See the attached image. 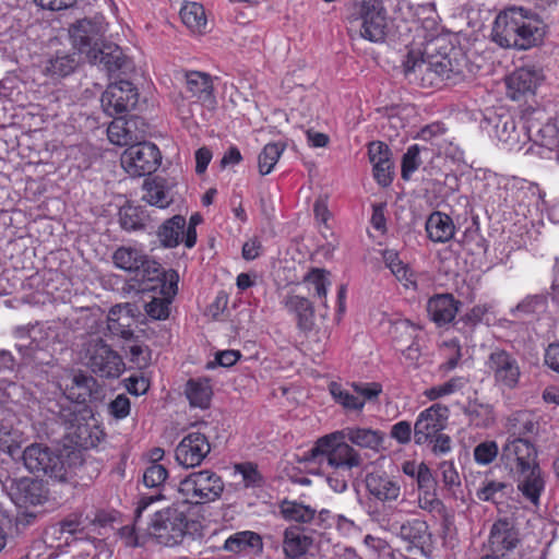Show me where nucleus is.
Segmentation results:
<instances>
[{
    "label": "nucleus",
    "mask_w": 559,
    "mask_h": 559,
    "mask_svg": "<svg viewBox=\"0 0 559 559\" xmlns=\"http://www.w3.org/2000/svg\"><path fill=\"white\" fill-rule=\"evenodd\" d=\"M350 386L357 396L364 400V405L367 401H374L382 392V385L378 382H353Z\"/></svg>",
    "instance_id": "obj_61"
},
{
    "label": "nucleus",
    "mask_w": 559,
    "mask_h": 559,
    "mask_svg": "<svg viewBox=\"0 0 559 559\" xmlns=\"http://www.w3.org/2000/svg\"><path fill=\"white\" fill-rule=\"evenodd\" d=\"M329 391L333 400L340 404L346 412H361L364 408V400L356 393L345 389L337 382L329 384Z\"/></svg>",
    "instance_id": "obj_43"
},
{
    "label": "nucleus",
    "mask_w": 559,
    "mask_h": 559,
    "mask_svg": "<svg viewBox=\"0 0 559 559\" xmlns=\"http://www.w3.org/2000/svg\"><path fill=\"white\" fill-rule=\"evenodd\" d=\"M542 80L540 71L528 67L520 68L504 80L507 96L514 102L521 100L526 95L534 94Z\"/></svg>",
    "instance_id": "obj_17"
},
{
    "label": "nucleus",
    "mask_w": 559,
    "mask_h": 559,
    "mask_svg": "<svg viewBox=\"0 0 559 559\" xmlns=\"http://www.w3.org/2000/svg\"><path fill=\"white\" fill-rule=\"evenodd\" d=\"M501 460L512 474L537 464L536 449L530 441L518 438L504 445Z\"/></svg>",
    "instance_id": "obj_18"
},
{
    "label": "nucleus",
    "mask_w": 559,
    "mask_h": 559,
    "mask_svg": "<svg viewBox=\"0 0 559 559\" xmlns=\"http://www.w3.org/2000/svg\"><path fill=\"white\" fill-rule=\"evenodd\" d=\"M142 200L159 209L167 207L173 202L167 181L160 177L145 180L143 183Z\"/></svg>",
    "instance_id": "obj_32"
},
{
    "label": "nucleus",
    "mask_w": 559,
    "mask_h": 559,
    "mask_svg": "<svg viewBox=\"0 0 559 559\" xmlns=\"http://www.w3.org/2000/svg\"><path fill=\"white\" fill-rule=\"evenodd\" d=\"M186 395L191 406L206 408L212 397V389L207 380H189L186 386Z\"/></svg>",
    "instance_id": "obj_42"
},
{
    "label": "nucleus",
    "mask_w": 559,
    "mask_h": 559,
    "mask_svg": "<svg viewBox=\"0 0 559 559\" xmlns=\"http://www.w3.org/2000/svg\"><path fill=\"white\" fill-rule=\"evenodd\" d=\"M426 445L429 451L437 455H444L452 450V439L447 433L440 431L431 438V442H427Z\"/></svg>",
    "instance_id": "obj_63"
},
{
    "label": "nucleus",
    "mask_w": 559,
    "mask_h": 559,
    "mask_svg": "<svg viewBox=\"0 0 559 559\" xmlns=\"http://www.w3.org/2000/svg\"><path fill=\"white\" fill-rule=\"evenodd\" d=\"M132 127H135V121L133 120H114L107 129L109 141L120 146L132 145V142L136 140V136L131 130Z\"/></svg>",
    "instance_id": "obj_44"
},
{
    "label": "nucleus",
    "mask_w": 559,
    "mask_h": 559,
    "mask_svg": "<svg viewBox=\"0 0 559 559\" xmlns=\"http://www.w3.org/2000/svg\"><path fill=\"white\" fill-rule=\"evenodd\" d=\"M211 452V443L205 433L191 431L186 435L175 449V459L186 468L200 466Z\"/></svg>",
    "instance_id": "obj_14"
},
{
    "label": "nucleus",
    "mask_w": 559,
    "mask_h": 559,
    "mask_svg": "<svg viewBox=\"0 0 559 559\" xmlns=\"http://www.w3.org/2000/svg\"><path fill=\"white\" fill-rule=\"evenodd\" d=\"M510 496L514 493V488L511 483L491 480V503L497 507V519L499 516H515L516 507L514 502L498 499L497 495Z\"/></svg>",
    "instance_id": "obj_41"
},
{
    "label": "nucleus",
    "mask_w": 559,
    "mask_h": 559,
    "mask_svg": "<svg viewBox=\"0 0 559 559\" xmlns=\"http://www.w3.org/2000/svg\"><path fill=\"white\" fill-rule=\"evenodd\" d=\"M366 489L374 499L383 502H395L401 496L400 481L385 472L374 471L365 477Z\"/></svg>",
    "instance_id": "obj_19"
},
{
    "label": "nucleus",
    "mask_w": 559,
    "mask_h": 559,
    "mask_svg": "<svg viewBox=\"0 0 559 559\" xmlns=\"http://www.w3.org/2000/svg\"><path fill=\"white\" fill-rule=\"evenodd\" d=\"M286 310L294 313L297 319V325L300 330L309 331L313 326L314 309L309 299L298 295H287L283 299Z\"/></svg>",
    "instance_id": "obj_29"
},
{
    "label": "nucleus",
    "mask_w": 559,
    "mask_h": 559,
    "mask_svg": "<svg viewBox=\"0 0 559 559\" xmlns=\"http://www.w3.org/2000/svg\"><path fill=\"white\" fill-rule=\"evenodd\" d=\"M545 26L525 15L522 8H510L495 19L491 39L503 48L527 50L543 43Z\"/></svg>",
    "instance_id": "obj_2"
},
{
    "label": "nucleus",
    "mask_w": 559,
    "mask_h": 559,
    "mask_svg": "<svg viewBox=\"0 0 559 559\" xmlns=\"http://www.w3.org/2000/svg\"><path fill=\"white\" fill-rule=\"evenodd\" d=\"M168 477V471L165 466L152 463L143 474V483L147 488H155L157 492L154 495H143L135 509V523L139 521L142 512L146 510L153 502L165 499V481Z\"/></svg>",
    "instance_id": "obj_20"
},
{
    "label": "nucleus",
    "mask_w": 559,
    "mask_h": 559,
    "mask_svg": "<svg viewBox=\"0 0 559 559\" xmlns=\"http://www.w3.org/2000/svg\"><path fill=\"white\" fill-rule=\"evenodd\" d=\"M464 242L469 250L475 253L486 254L487 240L480 235V225L478 217H473L472 224L466 228L464 234Z\"/></svg>",
    "instance_id": "obj_49"
},
{
    "label": "nucleus",
    "mask_w": 559,
    "mask_h": 559,
    "mask_svg": "<svg viewBox=\"0 0 559 559\" xmlns=\"http://www.w3.org/2000/svg\"><path fill=\"white\" fill-rule=\"evenodd\" d=\"M466 384V381L462 377L451 378L444 383L431 386L426 390L425 395L430 400L435 401L461 391Z\"/></svg>",
    "instance_id": "obj_50"
},
{
    "label": "nucleus",
    "mask_w": 559,
    "mask_h": 559,
    "mask_svg": "<svg viewBox=\"0 0 559 559\" xmlns=\"http://www.w3.org/2000/svg\"><path fill=\"white\" fill-rule=\"evenodd\" d=\"M467 488L469 492L474 491L479 500H489V480L487 479V473L472 472L467 479Z\"/></svg>",
    "instance_id": "obj_56"
},
{
    "label": "nucleus",
    "mask_w": 559,
    "mask_h": 559,
    "mask_svg": "<svg viewBox=\"0 0 559 559\" xmlns=\"http://www.w3.org/2000/svg\"><path fill=\"white\" fill-rule=\"evenodd\" d=\"M460 302L451 294L432 296L427 304L430 319L439 326L450 323L459 311Z\"/></svg>",
    "instance_id": "obj_25"
},
{
    "label": "nucleus",
    "mask_w": 559,
    "mask_h": 559,
    "mask_svg": "<svg viewBox=\"0 0 559 559\" xmlns=\"http://www.w3.org/2000/svg\"><path fill=\"white\" fill-rule=\"evenodd\" d=\"M285 150L282 142L267 143L258 156L259 173L262 176L269 175Z\"/></svg>",
    "instance_id": "obj_46"
},
{
    "label": "nucleus",
    "mask_w": 559,
    "mask_h": 559,
    "mask_svg": "<svg viewBox=\"0 0 559 559\" xmlns=\"http://www.w3.org/2000/svg\"><path fill=\"white\" fill-rule=\"evenodd\" d=\"M186 218L182 215H174L166 219L157 230L158 240L164 248H176L186 237Z\"/></svg>",
    "instance_id": "obj_31"
},
{
    "label": "nucleus",
    "mask_w": 559,
    "mask_h": 559,
    "mask_svg": "<svg viewBox=\"0 0 559 559\" xmlns=\"http://www.w3.org/2000/svg\"><path fill=\"white\" fill-rule=\"evenodd\" d=\"M158 147L150 142L130 145L121 155V166L132 177H142L155 171L160 163Z\"/></svg>",
    "instance_id": "obj_9"
},
{
    "label": "nucleus",
    "mask_w": 559,
    "mask_h": 559,
    "mask_svg": "<svg viewBox=\"0 0 559 559\" xmlns=\"http://www.w3.org/2000/svg\"><path fill=\"white\" fill-rule=\"evenodd\" d=\"M491 544L498 549L512 551L521 544L515 516H499L491 525Z\"/></svg>",
    "instance_id": "obj_21"
},
{
    "label": "nucleus",
    "mask_w": 559,
    "mask_h": 559,
    "mask_svg": "<svg viewBox=\"0 0 559 559\" xmlns=\"http://www.w3.org/2000/svg\"><path fill=\"white\" fill-rule=\"evenodd\" d=\"M515 365H518L516 360L504 350L491 353V368L495 370V380L507 369H509L510 378H513L515 374Z\"/></svg>",
    "instance_id": "obj_55"
},
{
    "label": "nucleus",
    "mask_w": 559,
    "mask_h": 559,
    "mask_svg": "<svg viewBox=\"0 0 559 559\" xmlns=\"http://www.w3.org/2000/svg\"><path fill=\"white\" fill-rule=\"evenodd\" d=\"M344 22L350 38L383 43L388 34V13L382 0H350L345 5Z\"/></svg>",
    "instance_id": "obj_3"
},
{
    "label": "nucleus",
    "mask_w": 559,
    "mask_h": 559,
    "mask_svg": "<svg viewBox=\"0 0 559 559\" xmlns=\"http://www.w3.org/2000/svg\"><path fill=\"white\" fill-rule=\"evenodd\" d=\"M138 99L139 94L134 85L129 81L120 80L108 85L100 102L105 112L114 116L135 108Z\"/></svg>",
    "instance_id": "obj_12"
},
{
    "label": "nucleus",
    "mask_w": 559,
    "mask_h": 559,
    "mask_svg": "<svg viewBox=\"0 0 559 559\" xmlns=\"http://www.w3.org/2000/svg\"><path fill=\"white\" fill-rule=\"evenodd\" d=\"M15 336L19 340L15 347L21 354L22 358L25 362H29L33 360L38 359L37 354L38 352L45 350L41 347H37L36 343L33 342V338L31 336H27L26 333H16Z\"/></svg>",
    "instance_id": "obj_57"
},
{
    "label": "nucleus",
    "mask_w": 559,
    "mask_h": 559,
    "mask_svg": "<svg viewBox=\"0 0 559 559\" xmlns=\"http://www.w3.org/2000/svg\"><path fill=\"white\" fill-rule=\"evenodd\" d=\"M181 503L176 502L154 513L148 524V534L158 544L173 547L182 543L183 538L192 534L197 522L190 520Z\"/></svg>",
    "instance_id": "obj_4"
},
{
    "label": "nucleus",
    "mask_w": 559,
    "mask_h": 559,
    "mask_svg": "<svg viewBox=\"0 0 559 559\" xmlns=\"http://www.w3.org/2000/svg\"><path fill=\"white\" fill-rule=\"evenodd\" d=\"M180 17L192 32L201 33L207 24L203 5L197 2L185 4L180 10Z\"/></svg>",
    "instance_id": "obj_45"
},
{
    "label": "nucleus",
    "mask_w": 559,
    "mask_h": 559,
    "mask_svg": "<svg viewBox=\"0 0 559 559\" xmlns=\"http://www.w3.org/2000/svg\"><path fill=\"white\" fill-rule=\"evenodd\" d=\"M449 408L433 404L419 413L414 424V441L417 445L431 442V438L442 431L448 423Z\"/></svg>",
    "instance_id": "obj_15"
},
{
    "label": "nucleus",
    "mask_w": 559,
    "mask_h": 559,
    "mask_svg": "<svg viewBox=\"0 0 559 559\" xmlns=\"http://www.w3.org/2000/svg\"><path fill=\"white\" fill-rule=\"evenodd\" d=\"M418 41L416 45L424 49L412 48L403 60L402 67L409 80L421 81L423 85L435 86L440 81H454L463 75L464 58L460 48L455 47L448 37L435 36L426 39L423 27H416Z\"/></svg>",
    "instance_id": "obj_1"
},
{
    "label": "nucleus",
    "mask_w": 559,
    "mask_h": 559,
    "mask_svg": "<svg viewBox=\"0 0 559 559\" xmlns=\"http://www.w3.org/2000/svg\"><path fill=\"white\" fill-rule=\"evenodd\" d=\"M146 257L147 255L139 249L120 247L115 251L112 259L117 267L136 274L146 262Z\"/></svg>",
    "instance_id": "obj_35"
},
{
    "label": "nucleus",
    "mask_w": 559,
    "mask_h": 559,
    "mask_svg": "<svg viewBox=\"0 0 559 559\" xmlns=\"http://www.w3.org/2000/svg\"><path fill=\"white\" fill-rule=\"evenodd\" d=\"M136 278L144 292H159L163 296H174L177 290L178 275L175 271L166 272L163 266L146 257V262L138 271Z\"/></svg>",
    "instance_id": "obj_11"
},
{
    "label": "nucleus",
    "mask_w": 559,
    "mask_h": 559,
    "mask_svg": "<svg viewBox=\"0 0 559 559\" xmlns=\"http://www.w3.org/2000/svg\"><path fill=\"white\" fill-rule=\"evenodd\" d=\"M10 497L20 508L37 506L43 502V487L38 480L23 477L12 481Z\"/></svg>",
    "instance_id": "obj_23"
},
{
    "label": "nucleus",
    "mask_w": 559,
    "mask_h": 559,
    "mask_svg": "<svg viewBox=\"0 0 559 559\" xmlns=\"http://www.w3.org/2000/svg\"><path fill=\"white\" fill-rule=\"evenodd\" d=\"M337 436L347 439L354 445L376 452L382 448L384 441V435L380 430L362 427H346L338 430Z\"/></svg>",
    "instance_id": "obj_26"
},
{
    "label": "nucleus",
    "mask_w": 559,
    "mask_h": 559,
    "mask_svg": "<svg viewBox=\"0 0 559 559\" xmlns=\"http://www.w3.org/2000/svg\"><path fill=\"white\" fill-rule=\"evenodd\" d=\"M171 296H164L162 298L154 297L145 305L147 316L154 320H166L169 316V305Z\"/></svg>",
    "instance_id": "obj_59"
},
{
    "label": "nucleus",
    "mask_w": 559,
    "mask_h": 559,
    "mask_svg": "<svg viewBox=\"0 0 559 559\" xmlns=\"http://www.w3.org/2000/svg\"><path fill=\"white\" fill-rule=\"evenodd\" d=\"M22 457L25 467L32 473H43L58 481L69 479V469L60 454L44 444L34 443L26 447Z\"/></svg>",
    "instance_id": "obj_7"
},
{
    "label": "nucleus",
    "mask_w": 559,
    "mask_h": 559,
    "mask_svg": "<svg viewBox=\"0 0 559 559\" xmlns=\"http://www.w3.org/2000/svg\"><path fill=\"white\" fill-rule=\"evenodd\" d=\"M438 471L444 488L454 493L455 489L461 487V478L454 463L452 461H443L439 464Z\"/></svg>",
    "instance_id": "obj_54"
},
{
    "label": "nucleus",
    "mask_w": 559,
    "mask_h": 559,
    "mask_svg": "<svg viewBox=\"0 0 559 559\" xmlns=\"http://www.w3.org/2000/svg\"><path fill=\"white\" fill-rule=\"evenodd\" d=\"M131 402L126 394H118L109 404L108 413L115 419H124L130 415Z\"/></svg>",
    "instance_id": "obj_62"
},
{
    "label": "nucleus",
    "mask_w": 559,
    "mask_h": 559,
    "mask_svg": "<svg viewBox=\"0 0 559 559\" xmlns=\"http://www.w3.org/2000/svg\"><path fill=\"white\" fill-rule=\"evenodd\" d=\"M497 139L502 143H515L518 141L514 120L509 115L498 116L495 120Z\"/></svg>",
    "instance_id": "obj_51"
},
{
    "label": "nucleus",
    "mask_w": 559,
    "mask_h": 559,
    "mask_svg": "<svg viewBox=\"0 0 559 559\" xmlns=\"http://www.w3.org/2000/svg\"><path fill=\"white\" fill-rule=\"evenodd\" d=\"M417 502L421 510L430 513H441L444 510V504L438 498L436 489L418 491Z\"/></svg>",
    "instance_id": "obj_58"
},
{
    "label": "nucleus",
    "mask_w": 559,
    "mask_h": 559,
    "mask_svg": "<svg viewBox=\"0 0 559 559\" xmlns=\"http://www.w3.org/2000/svg\"><path fill=\"white\" fill-rule=\"evenodd\" d=\"M16 333H26L27 336L33 338L37 347H41L45 350L58 340L57 325L53 323H37L32 326H19Z\"/></svg>",
    "instance_id": "obj_34"
},
{
    "label": "nucleus",
    "mask_w": 559,
    "mask_h": 559,
    "mask_svg": "<svg viewBox=\"0 0 559 559\" xmlns=\"http://www.w3.org/2000/svg\"><path fill=\"white\" fill-rule=\"evenodd\" d=\"M428 528L426 521L413 519L399 526L397 535L414 546H424L429 537Z\"/></svg>",
    "instance_id": "obj_39"
},
{
    "label": "nucleus",
    "mask_w": 559,
    "mask_h": 559,
    "mask_svg": "<svg viewBox=\"0 0 559 559\" xmlns=\"http://www.w3.org/2000/svg\"><path fill=\"white\" fill-rule=\"evenodd\" d=\"M86 57L91 63L102 64L109 73L119 71L126 63L122 49L112 43L102 44Z\"/></svg>",
    "instance_id": "obj_27"
},
{
    "label": "nucleus",
    "mask_w": 559,
    "mask_h": 559,
    "mask_svg": "<svg viewBox=\"0 0 559 559\" xmlns=\"http://www.w3.org/2000/svg\"><path fill=\"white\" fill-rule=\"evenodd\" d=\"M383 261L385 265L391 270L392 274L399 282L403 284L405 288H417L413 272L406 264L402 262L396 251L389 249L384 250Z\"/></svg>",
    "instance_id": "obj_37"
},
{
    "label": "nucleus",
    "mask_w": 559,
    "mask_h": 559,
    "mask_svg": "<svg viewBox=\"0 0 559 559\" xmlns=\"http://www.w3.org/2000/svg\"><path fill=\"white\" fill-rule=\"evenodd\" d=\"M262 539L259 534L251 531L237 532L230 535L224 543L223 549L239 554L247 549H261Z\"/></svg>",
    "instance_id": "obj_38"
},
{
    "label": "nucleus",
    "mask_w": 559,
    "mask_h": 559,
    "mask_svg": "<svg viewBox=\"0 0 559 559\" xmlns=\"http://www.w3.org/2000/svg\"><path fill=\"white\" fill-rule=\"evenodd\" d=\"M535 141L544 147L556 151L559 160V117L540 127L535 133Z\"/></svg>",
    "instance_id": "obj_47"
},
{
    "label": "nucleus",
    "mask_w": 559,
    "mask_h": 559,
    "mask_svg": "<svg viewBox=\"0 0 559 559\" xmlns=\"http://www.w3.org/2000/svg\"><path fill=\"white\" fill-rule=\"evenodd\" d=\"M547 307V298L543 295H535L525 298L522 302H520L515 311L521 312L523 314H540L546 310Z\"/></svg>",
    "instance_id": "obj_60"
},
{
    "label": "nucleus",
    "mask_w": 559,
    "mask_h": 559,
    "mask_svg": "<svg viewBox=\"0 0 559 559\" xmlns=\"http://www.w3.org/2000/svg\"><path fill=\"white\" fill-rule=\"evenodd\" d=\"M133 322V306L131 304L116 305L110 308L107 316V329L110 334L126 341H131L134 337L131 329Z\"/></svg>",
    "instance_id": "obj_24"
},
{
    "label": "nucleus",
    "mask_w": 559,
    "mask_h": 559,
    "mask_svg": "<svg viewBox=\"0 0 559 559\" xmlns=\"http://www.w3.org/2000/svg\"><path fill=\"white\" fill-rule=\"evenodd\" d=\"M120 226L128 231L142 229L144 227L141 212L134 206H123L119 211Z\"/></svg>",
    "instance_id": "obj_53"
},
{
    "label": "nucleus",
    "mask_w": 559,
    "mask_h": 559,
    "mask_svg": "<svg viewBox=\"0 0 559 559\" xmlns=\"http://www.w3.org/2000/svg\"><path fill=\"white\" fill-rule=\"evenodd\" d=\"M85 359L91 370L104 378H118L124 368L122 358L100 337L87 343Z\"/></svg>",
    "instance_id": "obj_8"
},
{
    "label": "nucleus",
    "mask_w": 559,
    "mask_h": 559,
    "mask_svg": "<svg viewBox=\"0 0 559 559\" xmlns=\"http://www.w3.org/2000/svg\"><path fill=\"white\" fill-rule=\"evenodd\" d=\"M63 392L68 400L81 404L98 400L102 386L91 374L76 371L64 379Z\"/></svg>",
    "instance_id": "obj_16"
},
{
    "label": "nucleus",
    "mask_w": 559,
    "mask_h": 559,
    "mask_svg": "<svg viewBox=\"0 0 559 559\" xmlns=\"http://www.w3.org/2000/svg\"><path fill=\"white\" fill-rule=\"evenodd\" d=\"M426 231L433 242H447L453 238L455 227L449 215L433 212L426 222Z\"/></svg>",
    "instance_id": "obj_33"
},
{
    "label": "nucleus",
    "mask_w": 559,
    "mask_h": 559,
    "mask_svg": "<svg viewBox=\"0 0 559 559\" xmlns=\"http://www.w3.org/2000/svg\"><path fill=\"white\" fill-rule=\"evenodd\" d=\"M390 335L396 349L421 340V330L409 320H399L391 325Z\"/></svg>",
    "instance_id": "obj_36"
},
{
    "label": "nucleus",
    "mask_w": 559,
    "mask_h": 559,
    "mask_svg": "<svg viewBox=\"0 0 559 559\" xmlns=\"http://www.w3.org/2000/svg\"><path fill=\"white\" fill-rule=\"evenodd\" d=\"M106 32L107 23L102 14L79 20L69 29L73 46L86 56L105 43Z\"/></svg>",
    "instance_id": "obj_10"
},
{
    "label": "nucleus",
    "mask_w": 559,
    "mask_h": 559,
    "mask_svg": "<svg viewBox=\"0 0 559 559\" xmlns=\"http://www.w3.org/2000/svg\"><path fill=\"white\" fill-rule=\"evenodd\" d=\"M337 435L338 430L319 438L309 451L310 457L321 465L326 463L336 471L350 472L353 468L359 467L364 459L348 443L347 439L341 438Z\"/></svg>",
    "instance_id": "obj_6"
},
{
    "label": "nucleus",
    "mask_w": 559,
    "mask_h": 559,
    "mask_svg": "<svg viewBox=\"0 0 559 559\" xmlns=\"http://www.w3.org/2000/svg\"><path fill=\"white\" fill-rule=\"evenodd\" d=\"M280 511L285 520L298 523H310L317 515V510L312 507L287 499L281 502Z\"/></svg>",
    "instance_id": "obj_40"
},
{
    "label": "nucleus",
    "mask_w": 559,
    "mask_h": 559,
    "mask_svg": "<svg viewBox=\"0 0 559 559\" xmlns=\"http://www.w3.org/2000/svg\"><path fill=\"white\" fill-rule=\"evenodd\" d=\"M518 480V489L534 506H538L539 497L545 488V481L538 464L512 473Z\"/></svg>",
    "instance_id": "obj_22"
},
{
    "label": "nucleus",
    "mask_w": 559,
    "mask_h": 559,
    "mask_svg": "<svg viewBox=\"0 0 559 559\" xmlns=\"http://www.w3.org/2000/svg\"><path fill=\"white\" fill-rule=\"evenodd\" d=\"M313 538L305 530L292 526L284 531L283 551L287 558L296 559L308 554Z\"/></svg>",
    "instance_id": "obj_28"
},
{
    "label": "nucleus",
    "mask_w": 559,
    "mask_h": 559,
    "mask_svg": "<svg viewBox=\"0 0 559 559\" xmlns=\"http://www.w3.org/2000/svg\"><path fill=\"white\" fill-rule=\"evenodd\" d=\"M186 86L190 97H194L202 103L213 104L215 102L213 95V82L210 74L191 71L186 73Z\"/></svg>",
    "instance_id": "obj_30"
},
{
    "label": "nucleus",
    "mask_w": 559,
    "mask_h": 559,
    "mask_svg": "<svg viewBox=\"0 0 559 559\" xmlns=\"http://www.w3.org/2000/svg\"><path fill=\"white\" fill-rule=\"evenodd\" d=\"M79 66V53L73 48H61L47 51L41 57L38 67L43 75L57 81L74 73Z\"/></svg>",
    "instance_id": "obj_13"
},
{
    "label": "nucleus",
    "mask_w": 559,
    "mask_h": 559,
    "mask_svg": "<svg viewBox=\"0 0 559 559\" xmlns=\"http://www.w3.org/2000/svg\"><path fill=\"white\" fill-rule=\"evenodd\" d=\"M22 390L23 388L15 382L0 380V404L8 405L17 403V396Z\"/></svg>",
    "instance_id": "obj_64"
},
{
    "label": "nucleus",
    "mask_w": 559,
    "mask_h": 559,
    "mask_svg": "<svg viewBox=\"0 0 559 559\" xmlns=\"http://www.w3.org/2000/svg\"><path fill=\"white\" fill-rule=\"evenodd\" d=\"M222 477L211 469L192 472L177 486L176 500L181 506H201L218 500L224 492Z\"/></svg>",
    "instance_id": "obj_5"
},
{
    "label": "nucleus",
    "mask_w": 559,
    "mask_h": 559,
    "mask_svg": "<svg viewBox=\"0 0 559 559\" xmlns=\"http://www.w3.org/2000/svg\"><path fill=\"white\" fill-rule=\"evenodd\" d=\"M328 276L329 272L325 270L312 269L304 278L306 284L313 287L316 296L322 300L323 306H326V292L331 284Z\"/></svg>",
    "instance_id": "obj_48"
},
{
    "label": "nucleus",
    "mask_w": 559,
    "mask_h": 559,
    "mask_svg": "<svg viewBox=\"0 0 559 559\" xmlns=\"http://www.w3.org/2000/svg\"><path fill=\"white\" fill-rule=\"evenodd\" d=\"M420 148L417 144L411 145L402 158L401 176L404 180H409L413 173H415L421 165L419 156Z\"/></svg>",
    "instance_id": "obj_52"
}]
</instances>
